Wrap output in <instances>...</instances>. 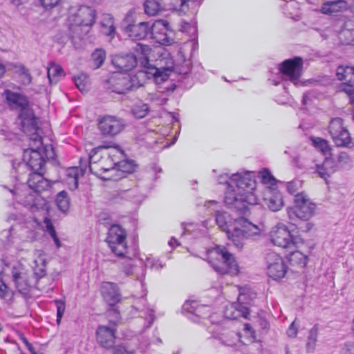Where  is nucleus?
<instances>
[{
    "label": "nucleus",
    "mask_w": 354,
    "mask_h": 354,
    "mask_svg": "<svg viewBox=\"0 0 354 354\" xmlns=\"http://www.w3.org/2000/svg\"><path fill=\"white\" fill-rule=\"evenodd\" d=\"M219 184H227L225 203L231 209L239 214H245L250 206L257 204V197L254 192L255 180L249 174L241 175L240 173L221 175L218 178Z\"/></svg>",
    "instance_id": "obj_1"
},
{
    "label": "nucleus",
    "mask_w": 354,
    "mask_h": 354,
    "mask_svg": "<svg viewBox=\"0 0 354 354\" xmlns=\"http://www.w3.org/2000/svg\"><path fill=\"white\" fill-rule=\"evenodd\" d=\"M136 55L132 53H119L111 57V63L120 72H128L133 69L138 63L143 69L144 76L146 73L152 74L155 77H162L165 80L169 72L173 69V64L166 68H156L149 63V55L151 48L148 45L138 43L133 48Z\"/></svg>",
    "instance_id": "obj_2"
},
{
    "label": "nucleus",
    "mask_w": 354,
    "mask_h": 354,
    "mask_svg": "<svg viewBox=\"0 0 354 354\" xmlns=\"http://www.w3.org/2000/svg\"><path fill=\"white\" fill-rule=\"evenodd\" d=\"M55 157L53 147L51 145L43 146L41 136L34 134L30 138V147L24 151L23 162L18 163L17 167L13 164V167L19 174L17 178L21 180V176L25 174L26 170L30 172L44 171L46 159H54Z\"/></svg>",
    "instance_id": "obj_3"
},
{
    "label": "nucleus",
    "mask_w": 354,
    "mask_h": 354,
    "mask_svg": "<svg viewBox=\"0 0 354 354\" xmlns=\"http://www.w3.org/2000/svg\"><path fill=\"white\" fill-rule=\"evenodd\" d=\"M215 220L218 227L226 232L228 239L239 249L243 247L245 239L259 234L257 225L243 217L233 221L226 212L217 211Z\"/></svg>",
    "instance_id": "obj_4"
},
{
    "label": "nucleus",
    "mask_w": 354,
    "mask_h": 354,
    "mask_svg": "<svg viewBox=\"0 0 354 354\" xmlns=\"http://www.w3.org/2000/svg\"><path fill=\"white\" fill-rule=\"evenodd\" d=\"M316 205L304 193L297 194L295 205L287 208V214L291 221H308L315 213Z\"/></svg>",
    "instance_id": "obj_5"
},
{
    "label": "nucleus",
    "mask_w": 354,
    "mask_h": 354,
    "mask_svg": "<svg viewBox=\"0 0 354 354\" xmlns=\"http://www.w3.org/2000/svg\"><path fill=\"white\" fill-rule=\"evenodd\" d=\"M210 258L216 257L217 262L209 261L212 268L220 274H230L235 275L239 272V266L233 255L225 248L217 246L209 252Z\"/></svg>",
    "instance_id": "obj_6"
},
{
    "label": "nucleus",
    "mask_w": 354,
    "mask_h": 354,
    "mask_svg": "<svg viewBox=\"0 0 354 354\" xmlns=\"http://www.w3.org/2000/svg\"><path fill=\"white\" fill-rule=\"evenodd\" d=\"M95 11L88 6H82L77 12L71 17L73 23L69 26L70 38L72 41L75 38L81 39L84 35L82 27L92 26L95 21Z\"/></svg>",
    "instance_id": "obj_7"
},
{
    "label": "nucleus",
    "mask_w": 354,
    "mask_h": 354,
    "mask_svg": "<svg viewBox=\"0 0 354 354\" xmlns=\"http://www.w3.org/2000/svg\"><path fill=\"white\" fill-rule=\"evenodd\" d=\"M140 76H144L142 70L133 76L116 74L109 80L110 88L118 94L136 90L143 85V82L139 80Z\"/></svg>",
    "instance_id": "obj_8"
},
{
    "label": "nucleus",
    "mask_w": 354,
    "mask_h": 354,
    "mask_svg": "<svg viewBox=\"0 0 354 354\" xmlns=\"http://www.w3.org/2000/svg\"><path fill=\"white\" fill-rule=\"evenodd\" d=\"M256 295L255 292L249 290H244L241 292L238 297V302L231 304L226 307L225 316L230 319H236L239 317L248 319L250 313L249 306L256 298Z\"/></svg>",
    "instance_id": "obj_9"
},
{
    "label": "nucleus",
    "mask_w": 354,
    "mask_h": 354,
    "mask_svg": "<svg viewBox=\"0 0 354 354\" xmlns=\"http://www.w3.org/2000/svg\"><path fill=\"white\" fill-rule=\"evenodd\" d=\"M108 148L107 146L101 145L94 148L89 154L88 169L91 174L99 178L105 179L102 174L114 168L116 163L109 157V156H98V152L100 150Z\"/></svg>",
    "instance_id": "obj_10"
},
{
    "label": "nucleus",
    "mask_w": 354,
    "mask_h": 354,
    "mask_svg": "<svg viewBox=\"0 0 354 354\" xmlns=\"http://www.w3.org/2000/svg\"><path fill=\"white\" fill-rule=\"evenodd\" d=\"M127 235L126 230L119 225H112L109 229L106 241L118 257H125L127 254Z\"/></svg>",
    "instance_id": "obj_11"
},
{
    "label": "nucleus",
    "mask_w": 354,
    "mask_h": 354,
    "mask_svg": "<svg viewBox=\"0 0 354 354\" xmlns=\"http://www.w3.org/2000/svg\"><path fill=\"white\" fill-rule=\"evenodd\" d=\"M328 131L337 147L347 149H352L354 147L350 133L344 127L343 120L340 118H335L330 120Z\"/></svg>",
    "instance_id": "obj_12"
},
{
    "label": "nucleus",
    "mask_w": 354,
    "mask_h": 354,
    "mask_svg": "<svg viewBox=\"0 0 354 354\" xmlns=\"http://www.w3.org/2000/svg\"><path fill=\"white\" fill-rule=\"evenodd\" d=\"M270 240L273 245L283 248L292 249L297 243L287 226L282 223H278L270 232Z\"/></svg>",
    "instance_id": "obj_13"
},
{
    "label": "nucleus",
    "mask_w": 354,
    "mask_h": 354,
    "mask_svg": "<svg viewBox=\"0 0 354 354\" xmlns=\"http://www.w3.org/2000/svg\"><path fill=\"white\" fill-rule=\"evenodd\" d=\"M12 281L17 290L24 295L27 294L35 283L33 275L29 273L21 264H17L12 268Z\"/></svg>",
    "instance_id": "obj_14"
},
{
    "label": "nucleus",
    "mask_w": 354,
    "mask_h": 354,
    "mask_svg": "<svg viewBox=\"0 0 354 354\" xmlns=\"http://www.w3.org/2000/svg\"><path fill=\"white\" fill-rule=\"evenodd\" d=\"M303 61L299 57L283 61L279 66L281 73L295 85L300 82L299 78L302 74Z\"/></svg>",
    "instance_id": "obj_15"
},
{
    "label": "nucleus",
    "mask_w": 354,
    "mask_h": 354,
    "mask_svg": "<svg viewBox=\"0 0 354 354\" xmlns=\"http://www.w3.org/2000/svg\"><path fill=\"white\" fill-rule=\"evenodd\" d=\"M268 274L273 279L283 278L286 273V266L282 258L277 253L270 252L266 254Z\"/></svg>",
    "instance_id": "obj_16"
},
{
    "label": "nucleus",
    "mask_w": 354,
    "mask_h": 354,
    "mask_svg": "<svg viewBox=\"0 0 354 354\" xmlns=\"http://www.w3.org/2000/svg\"><path fill=\"white\" fill-rule=\"evenodd\" d=\"M20 129L30 136V138L34 134H39L38 119L35 117L32 110L29 107L21 111L17 118Z\"/></svg>",
    "instance_id": "obj_17"
},
{
    "label": "nucleus",
    "mask_w": 354,
    "mask_h": 354,
    "mask_svg": "<svg viewBox=\"0 0 354 354\" xmlns=\"http://www.w3.org/2000/svg\"><path fill=\"white\" fill-rule=\"evenodd\" d=\"M124 127V121L115 116H104L98 122L99 130L102 135L106 136H114L120 133Z\"/></svg>",
    "instance_id": "obj_18"
},
{
    "label": "nucleus",
    "mask_w": 354,
    "mask_h": 354,
    "mask_svg": "<svg viewBox=\"0 0 354 354\" xmlns=\"http://www.w3.org/2000/svg\"><path fill=\"white\" fill-rule=\"evenodd\" d=\"M169 23L167 21L157 20L151 24L150 37L160 44L171 45L173 39L169 35Z\"/></svg>",
    "instance_id": "obj_19"
},
{
    "label": "nucleus",
    "mask_w": 354,
    "mask_h": 354,
    "mask_svg": "<svg viewBox=\"0 0 354 354\" xmlns=\"http://www.w3.org/2000/svg\"><path fill=\"white\" fill-rule=\"evenodd\" d=\"M2 95L11 109L19 110L21 112L29 107L28 98L22 94L6 89Z\"/></svg>",
    "instance_id": "obj_20"
},
{
    "label": "nucleus",
    "mask_w": 354,
    "mask_h": 354,
    "mask_svg": "<svg viewBox=\"0 0 354 354\" xmlns=\"http://www.w3.org/2000/svg\"><path fill=\"white\" fill-rule=\"evenodd\" d=\"M115 328L99 326L96 330L97 342L104 348H111L115 344Z\"/></svg>",
    "instance_id": "obj_21"
},
{
    "label": "nucleus",
    "mask_w": 354,
    "mask_h": 354,
    "mask_svg": "<svg viewBox=\"0 0 354 354\" xmlns=\"http://www.w3.org/2000/svg\"><path fill=\"white\" fill-rule=\"evenodd\" d=\"M27 183L35 193L47 190L50 186L49 180L44 177V171L30 172Z\"/></svg>",
    "instance_id": "obj_22"
},
{
    "label": "nucleus",
    "mask_w": 354,
    "mask_h": 354,
    "mask_svg": "<svg viewBox=\"0 0 354 354\" xmlns=\"http://www.w3.org/2000/svg\"><path fill=\"white\" fill-rule=\"evenodd\" d=\"M101 293L105 301L110 306H114L121 299L118 286L112 282H104L101 286Z\"/></svg>",
    "instance_id": "obj_23"
},
{
    "label": "nucleus",
    "mask_w": 354,
    "mask_h": 354,
    "mask_svg": "<svg viewBox=\"0 0 354 354\" xmlns=\"http://www.w3.org/2000/svg\"><path fill=\"white\" fill-rule=\"evenodd\" d=\"M126 31L133 39H144L150 37L151 23L143 21L137 24H129L127 26Z\"/></svg>",
    "instance_id": "obj_24"
},
{
    "label": "nucleus",
    "mask_w": 354,
    "mask_h": 354,
    "mask_svg": "<svg viewBox=\"0 0 354 354\" xmlns=\"http://www.w3.org/2000/svg\"><path fill=\"white\" fill-rule=\"evenodd\" d=\"M19 200L32 212L46 209V201L37 194H28Z\"/></svg>",
    "instance_id": "obj_25"
},
{
    "label": "nucleus",
    "mask_w": 354,
    "mask_h": 354,
    "mask_svg": "<svg viewBox=\"0 0 354 354\" xmlns=\"http://www.w3.org/2000/svg\"><path fill=\"white\" fill-rule=\"evenodd\" d=\"M347 8L348 3L344 0L326 1L322 3L320 12L322 14L333 16L346 10Z\"/></svg>",
    "instance_id": "obj_26"
},
{
    "label": "nucleus",
    "mask_w": 354,
    "mask_h": 354,
    "mask_svg": "<svg viewBox=\"0 0 354 354\" xmlns=\"http://www.w3.org/2000/svg\"><path fill=\"white\" fill-rule=\"evenodd\" d=\"M264 205L273 211H279L284 205L282 194L279 191L268 189V196L263 199Z\"/></svg>",
    "instance_id": "obj_27"
},
{
    "label": "nucleus",
    "mask_w": 354,
    "mask_h": 354,
    "mask_svg": "<svg viewBox=\"0 0 354 354\" xmlns=\"http://www.w3.org/2000/svg\"><path fill=\"white\" fill-rule=\"evenodd\" d=\"M338 80L342 81L349 86L354 85V67L349 66H339L336 70Z\"/></svg>",
    "instance_id": "obj_28"
},
{
    "label": "nucleus",
    "mask_w": 354,
    "mask_h": 354,
    "mask_svg": "<svg viewBox=\"0 0 354 354\" xmlns=\"http://www.w3.org/2000/svg\"><path fill=\"white\" fill-rule=\"evenodd\" d=\"M234 332L221 329V328L212 333L213 338L219 340L221 344L228 346L234 345Z\"/></svg>",
    "instance_id": "obj_29"
},
{
    "label": "nucleus",
    "mask_w": 354,
    "mask_h": 354,
    "mask_svg": "<svg viewBox=\"0 0 354 354\" xmlns=\"http://www.w3.org/2000/svg\"><path fill=\"white\" fill-rule=\"evenodd\" d=\"M339 40L343 44L349 45L354 41V21L351 20L345 23L343 28L339 34Z\"/></svg>",
    "instance_id": "obj_30"
},
{
    "label": "nucleus",
    "mask_w": 354,
    "mask_h": 354,
    "mask_svg": "<svg viewBox=\"0 0 354 354\" xmlns=\"http://www.w3.org/2000/svg\"><path fill=\"white\" fill-rule=\"evenodd\" d=\"M144 8L149 16H155L165 9L162 2L158 0H146Z\"/></svg>",
    "instance_id": "obj_31"
},
{
    "label": "nucleus",
    "mask_w": 354,
    "mask_h": 354,
    "mask_svg": "<svg viewBox=\"0 0 354 354\" xmlns=\"http://www.w3.org/2000/svg\"><path fill=\"white\" fill-rule=\"evenodd\" d=\"M287 259L292 266L304 268L307 264L308 257L299 251H292L287 255Z\"/></svg>",
    "instance_id": "obj_32"
},
{
    "label": "nucleus",
    "mask_w": 354,
    "mask_h": 354,
    "mask_svg": "<svg viewBox=\"0 0 354 354\" xmlns=\"http://www.w3.org/2000/svg\"><path fill=\"white\" fill-rule=\"evenodd\" d=\"M102 32L107 35L111 36L115 32V27L114 26V21L112 16L109 14L104 15L102 20Z\"/></svg>",
    "instance_id": "obj_33"
},
{
    "label": "nucleus",
    "mask_w": 354,
    "mask_h": 354,
    "mask_svg": "<svg viewBox=\"0 0 354 354\" xmlns=\"http://www.w3.org/2000/svg\"><path fill=\"white\" fill-rule=\"evenodd\" d=\"M48 77L50 84H56L59 78L64 75V72L59 65L50 64L48 67Z\"/></svg>",
    "instance_id": "obj_34"
},
{
    "label": "nucleus",
    "mask_w": 354,
    "mask_h": 354,
    "mask_svg": "<svg viewBox=\"0 0 354 354\" xmlns=\"http://www.w3.org/2000/svg\"><path fill=\"white\" fill-rule=\"evenodd\" d=\"M55 202L57 207L62 212H66L69 209L70 200L68 194L65 191H62L57 194Z\"/></svg>",
    "instance_id": "obj_35"
},
{
    "label": "nucleus",
    "mask_w": 354,
    "mask_h": 354,
    "mask_svg": "<svg viewBox=\"0 0 354 354\" xmlns=\"http://www.w3.org/2000/svg\"><path fill=\"white\" fill-rule=\"evenodd\" d=\"M121 198H125L135 203H138L143 200L144 196L140 193L137 188H133L123 191L121 193Z\"/></svg>",
    "instance_id": "obj_36"
},
{
    "label": "nucleus",
    "mask_w": 354,
    "mask_h": 354,
    "mask_svg": "<svg viewBox=\"0 0 354 354\" xmlns=\"http://www.w3.org/2000/svg\"><path fill=\"white\" fill-rule=\"evenodd\" d=\"M190 305L191 304L185 302L183 306V310L194 314L203 319L205 318L208 315L209 310H207V306L198 305L197 307H194V310H191L189 308Z\"/></svg>",
    "instance_id": "obj_37"
},
{
    "label": "nucleus",
    "mask_w": 354,
    "mask_h": 354,
    "mask_svg": "<svg viewBox=\"0 0 354 354\" xmlns=\"http://www.w3.org/2000/svg\"><path fill=\"white\" fill-rule=\"evenodd\" d=\"M106 52L102 48H97L91 55V63L95 69L99 68L104 64Z\"/></svg>",
    "instance_id": "obj_38"
},
{
    "label": "nucleus",
    "mask_w": 354,
    "mask_h": 354,
    "mask_svg": "<svg viewBox=\"0 0 354 354\" xmlns=\"http://www.w3.org/2000/svg\"><path fill=\"white\" fill-rule=\"evenodd\" d=\"M318 336V326L315 324L310 330L306 343V349L308 352L314 351Z\"/></svg>",
    "instance_id": "obj_39"
},
{
    "label": "nucleus",
    "mask_w": 354,
    "mask_h": 354,
    "mask_svg": "<svg viewBox=\"0 0 354 354\" xmlns=\"http://www.w3.org/2000/svg\"><path fill=\"white\" fill-rule=\"evenodd\" d=\"M310 140L313 145L324 154H327L330 152V148L326 140L319 137H311Z\"/></svg>",
    "instance_id": "obj_40"
},
{
    "label": "nucleus",
    "mask_w": 354,
    "mask_h": 354,
    "mask_svg": "<svg viewBox=\"0 0 354 354\" xmlns=\"http://www.w3.org/2000/svg\"><path fill=\"white\" fill-rule=\"evenodd\" d=\"M149 111L148 104L141 103L134 105L131 109V113L135 118L141 119L146 117L149 114Z\"/></svg>",
    "instance_id": "obj_41"
},
{
    "label": "nucleus",
    "mask_w": 354,
    "mask_h": 354,
    "mask_svg": "<svg viewBox=\"0 0 354 354\" xmlns=\"http://www.w3.org/2000/svg\"><path fill=\"white\" fill-rule=\"evenodd\" d=\"M259 177L262 183L269 187L274 185L276 183L275 178L267 169H263L262 171H259Z\"/></svg>",
    "instance_id": "obj_42"
},
{
    "label": "nucleus",
    "mask_w": 354,
    "mask_h": 354,
    "mask_svg": "<svg viewBox=\"0 0 354 354\" xmlns=\"http://www.w3.org/2000/svg\"><path fill=\"white\" fill-rule=\"evenodd\" d=\"M44 223L45 224L46 230L48 234L50 235V236L53 238L55 245L57 248H59L61 246V243L59 239V238L57 236L55 230L54 228V226L53 225L50 219L48 218H45L44 220Z\"/></svg>",
    "instance_id": "obj_43"
},
{
    "label": "nucleus",
    "mask_w": 354,
    "mask_h": 354,
    "mask_svg": "<svg viewBox=\"0 0 354 354\" xmlns=\"http://www.w3.org/2000/svg\"><path fill=\"white\" fill-rule=\"evenodd\" d=\"M74 82L77 88L84 93L88 90V77L86 75H80L74 77Z\"/></svg>",
    "instance_id": "obj_44"
},
{
    "label": "nucleus",
    "mask_w": 354,
    "mask_h": 354,
    "mask_svg": "<svg viewBox=\"0 0 354 354\" xmlns=\"http://www.w3.org/2000/svg\"><path fill=\"white\" fill-rule=\"evenodd\" d=\"M337 162L338 164L342 167H344V168H350L351 167V165H352V158L351 157L348 155V153L345 152V151H341L338 155H337Z\"/></svg>",
    "instance_id": "obj_45"
},
{
    "label": "nucleus",
    "mask_w": 354,
    "mask_h": 354,
    "mask_svg": "<svg viewBox=\"0 0 354 354\" xmlns=\"http://www.w3.org/2000/svg\"><path fill=\"white\" fill-rule=\"evenodd\" d=\"M322 164L323 167L327 170L324 174H328L329 177L337 170L338 166L336 162L331 158H326Z\"/></svg>",
    "instance_id": "obj_46"
},
{
    "label": "nucleus",
    "mask_w": 354,
    "mask_h": 354,
    "mask_svg": "<svg viewBox=\"0 0 354 354\" xmlns=\"http://www.w3.org/2000/svg\"><path fill=\"white\" fill-rule=\"evenodd\" d=\"M118 167L120 170L126 173H132L135 169V162L131 160H124L118 162Z\"/></svg>",
    "instance_id": "obj_47"
},
{
    "label": "nucleus",
    "mask_w": 354,
    "mask_h": 354,
    "mask_svg": "<svg viewBox=\"0 0 354 354\" xmlns=\"http://www.w3.org/2000/svg\"><path fill=\"white\" fill-rule=\"evenodd\" d=\"M68 184L71 189H75L78 187V176L76 170L73 169L70 170L67 174Z\"/></svg>",
    "instance_id": "obj_48"
},
{
    "label": "nucleus",
    "mask_w": 354,
    "mask_h": 354,
    "mask_svg": "<svg viewBox=\"0 0 354 354\" xmlns=\"http://www.w3.org/2000/svg\"><path fill=\"white\" fill-rule=\"evenodd\" d=\"M113 354H143L140 351L129 349V348L119 345L113 348Z\"/></svg>",
    "instance_id": "obj_49"
},
{
    "label": "nucleus",
    "mask_w": 354,
    "mask_h": 354,
    "mask_svg": "<svg viewBox=\"0 0 354 354\" xmlns=\"http://www.w3.org/2000/svg\"><path fill=\"white\" fill-rule=\"evenodd\" d=\"M55 303L57 308V322L59 324L65 312V302L63 300H55Z\"/></svg>",
    "instance_id": "obj_50"
},
{
    "label": "nucleus",
    "mask_w": 354,
    "mask_h": 354,
    "mask_svg": "<svg viewBox=\"0 0 354 354\" xmlns=\"http://www.w3.org/2000/svg\"><path fill=\"white\" fill-rule=\"evenodd\" d=\"M292 224L297 227V228L303 232H308L313 228V223L304 221V223H297V221H292Z\"/></svg>",
    "instance_id": "obj_51"
},
{
    "label": "nucleus",
    "mask_w": 354,
    "mask_h": 354,
    "mask_svg": "<svg viewBox=\"0 0 354 354\" xmlns=\"http://www.w3.org/2000/svg\"><path fill=\"white\" fill-rule=\"evenodd\" d=\"M147 100L156 102L157 104H163L167 101L166 99L160 97V95L158 93H149Z\"/></svg>",
    "instance_id": "obj_52"
},
{
    "label": "nucleus",
    "mask_w": 354,
    "mask_h": 354,
    "mask_svg": "<svg viewBox=\"0 0 354 354\" xmlns=\"http://www.w3.org/2000/svg\"><path fill=\"white\" fill-rule=\"evenodd\" d=\"M62 0H39L41 5L46 9H51L59 5Z\"/></svg>",
    "instance_id": "obj_53"
},
{
    "label": "nucleus",
    "mask_w": 354,
    "mask_h": 354,
    "mask_svg": "<svg viewBox=\"0 0 354 354\" xmlns=\"http://www.w3.org/2000/svg\"><path fill=\"white\" fill-rule=\"evenodd\" d=\"M300 185V183L298 181H291L287 183L286 188L288 192L290 194H295V196L298 194L299 186Z\"/></svg>",
    "instance_id": "obj_54"
},
{
    "label": "nucleus",
    "mask_w": 354,
    "mask_h": 354,
    "mask_svg": "<svg viewBox=\"0 0 354 354\" xmlns=\"http://www.w3.org/2000/svg\"><path fill=\"white\" fill-rule=\"evenodd\" d=\"M325 167H323V164L316 165V172L318 174L320 178H323L325 181H327L329 178L328 174H324L326 173Z\"/></svg>",
    "instance_id": "obj_55"
},
{
    "label": "nucleus",
    "mask_w": 354,
    "mask_h": 354,
    "mask_svg": "<svg viewBox=\"0 0 354 354\" xmlns=\"http://www.w3.org/2000/svg\"><path fill=\"white\" fill-rule=\"evenodd\" d=\"M145 315L146 316L145 319L148 322L147 328H149L155 319V315L153 314V311L151 309H148L147 310V312L145 313Z\"/></svg>",
    "instance_id": "obj_56"
},
{
    "label": "nucleus",
    "mask_w": 354,
    "mask_h": 354,
    "mask_svg": "<svg viewBox=\"0 0 354 354\" xmlns=\"http://www.w3.org/2000/svg\"><path fill=\"white\" fill-rule=\"evenodd\" d=\"M295 324V322H293L287 330V335L290 337H295L297 335L298 329Z\"/></svg>",
    "instance_id": "obj_57"
},
{
    "label": "nucleus",
    "mask_w": 354,
    "mask_h": 354,
    "mask_svg": "<svg viewBox=\"0 0 354 354\" xmlns=\"http://www.w3.org/2000/svg\"><path fill=\"white\" fill-rule=\"evenodd\" d=\"M46 275V270L43 268H36L34 271L35 283L39 279L43 278Z\"/></svg>",
    "instance_id": "obj_58"
},
{
    "label": "nucleus",
    "mask_w": 354,
    "mask_h": 354,
    "mask_svg": "<svg viewBox=\"0 0 354 354\" xmlns=\"http://www.w3.org/2000/svg\"><path fill=\"white\" fill-rule=\"evenodd\" d=\"M176 6L174 9L179 10L181 11H184L185 8H187L188 6L187 5V0H175Z\"/></svg>",
    "instance_id": "obj_59"
},
{
    "label": "nucleus",
    "mask_w": 354,
    "mask_h": 354,
    "mask_svg": "<svg viewBox=\"0 0 354 354\" xmlns=\"http://www.w3.org/2000/svg\"><path fill=\"white\" fill-rule=\"evenodd\" d=\"M243 330L252 339L255 337V331L250 324H245Z\"/></svg>",
    "instance_id": "obj_60"
},
{
    "label": "nucleus",
    "mask_w": 354,
    "mask_h": 354,
    "mask_svg": "<svg viewBox=\"0 0 354 354\" xmlns=\"http://www.w3.org/2000/svg\"><path fill=\"white\" fill-rule=\"evenodd\" d=\"M8 286L7 285L0 279V297L4 298L8 295Z\"/></svg>",
    "instance_id": "obj_61"
},
{
    "label": "nucleus",
    "mask_w": 354,
    "mask_h": 354,
    "mask_svg": "<svg viewBox=\"0 0 354 354\" xmlns=\"http://www.w3.org/2000/svg\"><path fill=\"white\" fill-rule=\"evenodd\" d=\"M20 71L21 72V74L24 75L27 80H28V82L30 83L31 82V76L30 75V73H28V70L27 68H26V67L24 66H20Z\"/></svg>",
    "instance_id": "obj_62"
},
{
    "label": "nucleus",
    "mask_w": 354,
    "mask_h": 354,
    "mask_svg": "<svg viewBox=\"0 0 354 354\" xmlns=\"http://www.w3.org/2000/svg\"><path fill=\"white\" fill-rule=\"evenodd\" d=\"M344 91L348 94L350 97L351 103L354 105V89L348 88L344 89Z\"/></svg>",
    "instance_id": "obj_63"
},
{
    "label": "nucleus",
    "mask_w": 354,
    "mask_h": 354,
    "mask_svg": "<svg viewBox=\"0 0 354 354\" xmlns=\"http://www.w3.org/2000/svg\"><path fill=\"white\" fill-rule=\"evenodd\" d=\"M80 168H81V170L83 171V172H85L86 169H87V160L86 159H83V158H80Z\"/></svg>",
    "instance_id": "obj_64"
}]
</instances>
